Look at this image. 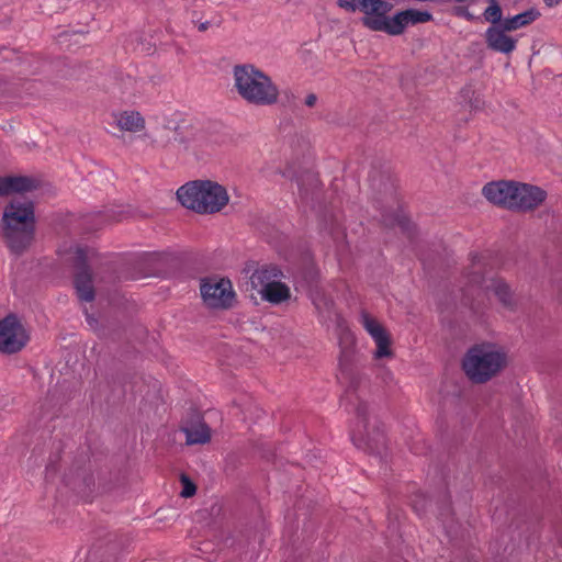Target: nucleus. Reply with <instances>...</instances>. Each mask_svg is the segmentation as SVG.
Instances as JSON below:
<instances>
[{
	"instance_id": "1",
	"label": "nucleus",
	"mask_w": 562,
	"mask_h": 562,
	"mask_svg": "<svg viewBox=\"0 0 562 562\" xmlns=\"http://www.w3.org/2000/svg\"><path fill=\"white\" fill-rule=\"evenodd\" d=\"M233 89L246 103L269 106L278 103L280 89L272 78L252 64L235 65L232 69Z\"/></svg>"
},
{
	"instance_id": "2",
	"label": "nucleus",
	"mask_w": 562,
	"mask_h": 562,
	"mask_svg": "<svg viewBox=\"0 0 562 562\" xmlns=\"http://www.w3.org/2000/svg\"><path fill=\"white\" fill-rule=\"evenodd\" d=\"M370 8L357 9L361 14L364 27L374 32H384L389 35L402 34L408 25L426 23L431 20L428 11L408 9L390 16L393 4L386 0H370Z\"/></svg>"
},
{
	"instance_id": "3",
	"label": "nucleus",
	"mask_w": 562,
	"mask_h": 562,
	"mask_svg": "<svg viewBox=\"0 0 562 562\" xmlns=\"http://www.w3.org/2000/svg\"><path fill=\"white\" fill-rule=\"evenodd\" d=\"M508 364L506 347L483 341L471 347L463 357L462 369L474 383H485L501 373Z\"/></svg>"
},
{
	"instance_id": "4",
	"label": "nucleus",
	"mask_w": 562,
	"mask_h": 562,
	"mask_svg": "<svg viewBox=\"0 0 562 562\" xmlns=\"http://www.w3.org/2000/svg\"><path fill=\"white\" fill-rule=\"evenodd\" d=\"M1 229L9 248L22 252L33 240L34 210L31 202L13 200L4 209Z\"/></svg>"
},
{
	"instance_id": "5",
	"label": "nucleus",
	"mask_w": 562,
	"mask_h": 562,
	"mask_svg": "<svg viewBox=\"0 0 562 562\" xmlns=\"http://www.w3.org/2000/svg\"><path fill=\"white\" fill-rule=\"evenodd\" d=\"M178 201L199 214H214L228 204L229 195L227 190L217 182L191 181L178 189Z\"/></svg>"
},
{
	"instance_id": "6",
	"label": "nucleus",
	"mask_w": 562,
	"mask_h": 562,
	"mask_svg": "<svg viewBox=\"0 0 562 562\" xmlns=\"http://www.w3.org/2000/svg\"><path fill=\"white\" fill-rule=\"evenodd\" d=\"M281 274V270L276 266H262L250 276V284L263 300L280 304L291 297L290 288L279 280Z\"/></svg>"
},
{
	"instance_id": "7",
	"label": "nucleus",
	"mask_w": 562,
	"mask_h": 562,
	"mask_svg": "<svg viewBox=\"0 0 562 562\" xmlns=\"http://www.w3.org/2000/svg\"><path fill=\"white\" fill-rule=\"evenodd\" d=\"M471 260L473 263L472 282L482 290L492 292L504 306L514 307L517 300L510 286L501 278L485 277L487 271L485 266L480 263L481 257L477 254L471 255Z\"/></svg>"
},
{
	"instance_id": "8",
	"label": "nucleus",
	"mask_w": 562,
	"mask_h": 562,
	"mask_svg": "<svg viewBox=\"0 0 562 562\" xmlns=\"http://www.w3.org/2000/svg\"><path fill=\"white\" fill-rule=\"evenodd\" d=\"M200 291L203 302L211 308H229L236 302V292L228 278H206L201 281Z\"/></svg>"
},
{
	"instance_id": "9",
	"label": "nucleus",
	"mask_w": 562,
	"mask_h": 562,
	"mask_svg": "<svg viewBox=\"0 0 562 562\" xmlns=\"http://www.w3.org/2000/svg\"><path fill=\"white\" fill-rule=\"evenodd\" d=\"M60 254L66 256V260L74 262L78 266L79 271L76 274L75 285L80 300L90 302L93 300V286L91 282V274L86 270L83 263L94 256V251L88 248H82L78 245H66L60 248Z\"/></svg>"
},
{
	"instance_id": "10",
	"label": "nucleus",
	"mask_w": 562,
	"mask_h": 562,
	"mask_svg": "<svg viewBox=\"0 0 562 562\" xmlns=\"http://www.w3.org/2000/svg\"><path fill=\"white\" fill-rule=\"evenodd\" d=\"M359 323L374 342L373 358L375 360L393 359V338L387 328L378 318L367 312L360 314Z\"/></svg>"
},
{
	"instance_id": "11",
	"label": "nucleus",
	"mask_w": 562,
	"mask_h": 562,
	"mask_svg": "<svg viewBox=\"0 0 562 562\" xmlns=\"http://www.w3.org/2000/svg\"><path fill=\"white\" fill-rule=\"evenodd\" d=\"M180 429L189 446L205 445L212 439V429L203 420L200 409L191 405L184 407Z\"/></svg>"
},
{
	"instance_id": "12",
	"label": "nucleus",
	"mask_w": 562,
	"mask_h": 562,
	"mask_svg": "<svg viewBox=\"0 0 562 562\" xmlns=\"http://www.w3.org/2000/svg\"><path fill=\"white\" fill-rule=\"evenodd\" d=\"M27 341V330L18 317L9 315L0 321V352H18Z\"/></svg>"
},
{
	"instance_id": "13",
	"label": "nucleus",
	"mask_w": 562,
	"mask_h": 562,
	"mask_svg": "<svg viewBox=\"0 0 562 562\" xmlns=\"http://www.w3.org/2000/svg\"><path fill=\"white\" fill-rule=\"evenodd\" d=\"M518 40L519 37L513 35L510 29L505 23L490 25L484 33L486 47L504 55H510L516 50Z\"/></svg>"
},
{
	"instance_id": "14",
	"label": "nucleus",
	"mask_w": 562,
	"mask_h": 562,
	"mask_svg": "<svg viewBox=\"0 0 562 562\" xmlns=\"http://www.w3.org/2000/svg\"><path fill=\"white\" fill-rule=\"evenodd\" d=\"M516 181H493L482 189L483 195L491 203L514 210Z\"/></svg>"
},
{
	"instance_id": "15",
	"label": "nucleus",
	"mask_w": 562,
	"mask_h": 562,
	"mask_svg": "<svg viewBox=\"0 0 562 562\" xmlns=\"http://www.w3.org/2000/svg\"><path fill=\"white\" fill-rule=\"evenodd\" d=\"M547 199V192L533 184L517 182L514 210L529 211L541 205Z\"/></svg>"
},
{
	"instance_id": "16",
	"label": "nucleus",
	"mask_w": 562,
	"mask_h": 562,
	"mask_svg": "<svg viewBox=\"0 0 562 562\" xmlns=\"http://www.w3.org/2000/svg\"><path fill=\"white\" fill-rule=\"evenodd\" d=\"M37 187V181L30 177H2L0 178V196L11 193L27 192Z\"/></svg>"
},
{
	"instance_id": "17",
	"label": "nucleus",
	"mask_w": 562,
	"mask_h": 562,
	"mask_svg": "<svg viewBox=\"0 0 562 562\" xmlns=\"http://www.w3.org/2000/svg\"><path fill=\"white\" fill-rule=\"evenodd\" d=\"M117 126L127 132H139L145 127V120L137 111H123L115 116Z\"/></svg>"
},
{
	"instance_id": "18",
	"label": "nucleus",
	"mask_w": 562,
	"mask_h": 562,
	"mask_svg": "<svg viewBox=\"0 0 562 562\" xmlns=\"http://www.w3.org/2000/svg\"><path fill=\"white\" fill-rule=\"evenodd\" d=\"M540 16L541 13L538 9L530 8L516 15L505 18L504 23L508 26V29H510L512 32H515L519 29L529 26Z\"/></svg>"
},
{
	"instance_id": "19",
	"label": "nucleus",
	"mask_w": 562,
	"mask_h": 562,
	"mask_svg": "<svg viewBox=\"0 0 562 562\" xmlns=\"http://www.w3.org/2000/svg\"><path fill=\"white\" fill-rule=\"evenodd\" d=\"M483 18L486 22L491 23V25L503 24L505 19L503 18L499 4L495 0H492L490 5L484 10Z\"/></svg>"
},
{
	"instance_id": "20",
	"label": "nucleus",
	"mask_w": 562,
	"mask_h": 562,
	"mask_svg": "<svg viewBox=\"0 0 562 562\" xmlns=\"http://www.w3.org/2000/svg\"><path fill=\"white\" fill-rule=\"evenodd\" d=\"M353 443L360 449L370 447V435L367 430V424L361 423L351 434Z\"/></svg>"
},
{
	"instance_id": "21",
	"label": "nucleus",
	"mask_w": 562,
	"mask_h": 562,
	"mask_svg": "<svg viewBox=\"0 0 562 562\" xmlns=\"http://www.w3.org/2000/svg\"><path fill=\"white\" fill-rule=\"evenodd\" d=\"M473 95V99L470 100L465 108H468L470 111H479L484 106V100L482 94L473 89L472 87L468 86L462 89V95Z\"/></svg>"
},
{
	"instance_id": "22",
	"label": "nucleus",
	"mask_w": 562,
	"mask_h": 562,
	"mask_svg": "<svg viewBox=\"0 0 562 562\" xmlns=\"http://www.w3.org/2000/svg\"><path fill=\"white\" fill-rule=\"evenodd\" d=\"M179 483L181 485L180 496L184 498H190L196 493V485L189 479V476L182 474L179 477Z\"/></svg>"
},
{
	"instance_id": "23",
	"label": "nucleus",
	"mask_w": 562,
	"mask_h": 562,
	"mask_svg": "<svg viewBox=\"0 0 562 562\" xmlns=\"http://www.w3.org/2000/svg\"><path fill=\"white\" fill-rule=\"evenodd\" d=\"M317 102V97L314 93H310L304 99V104L308 108H313Z\"/></svg>"
},
{
	"instance_id": "24",
	"label": "nucleus",
	"mask_w": 562,
	"mask_h": 562,
	"mask_svg": "<svg viewBox=\"0 0 562 562\" xmlns=\"http://www.w3.org/2000/svg\"><path fill=\"white\" fill-rule=\"evenodd\" d=\"M473 99V95L470 94V95H462V90L460 91V94H459V102L465 106L467 103Z\"/></svg>"
},
{
	"instance_id": "25",
	"label": "nucleus",
	"mask_w": 562,
	"mask_h": 562,
	"mask_svg": "<svg viewBox=\"0 0 562 562\" xmlns=\"http://www.w3.org/2000/svg\"><path fill=\"white\" fill-rule=\"evenodd\" d=\"M212 131L210 132V135H217L220 134V130L223 128L222 125L220 124H214L213 126H211Z\"/></svg>"
},
{
	"instance_id": "26",
	"label": "nucleus",
	"mask_w": 562,
	"mask_h": 562,
	"mask_svg": "<svg viewBox=\"0 0 562 562\" xmlns=\"http://www.w3.org/2000/svg\"><path fill=\"white\" fill-rule=\"evenodd\" d=\"M544 3L549 7V8H553V7H557L558 4H560L562 2V0H543Z\"/></svg>"
},
{
	"instance_id": "27",
	"label": "nucleus",
	"mask_w": 562,
	"mask_h": 562,
	"mask_svg": "<svg viewBox=\"0 0 562 562\" xmlns=\"http://www.w3.org/2000/svg\"><path fill=\"white\" fill-rule=\"evenodd\" d=\"M189 125L188 124H183L181 126H178V128H181L182 132H181V136L182 137H187V134H184V131L188 130Z\"/></svg>"
},
{
	"instance_id": "28",
	"label": "nucleus",
	"mask_w": 562,
	"mask_h": 562,
	"mask_svg": "<svg viewBox=\"0 0 562 562\" xmlns=\"http://www.w3.org/2000/svg\"><path fill=\"white\" fill-rule=\"evenodd\" d=\"M199 29H200L201 31L206 30V24H205V23H202V24L199 26Z\"/></svg>"
}]
</instances>
